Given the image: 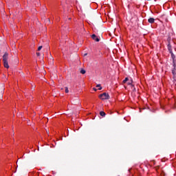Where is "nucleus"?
I'll return each instance as SVG.
<instances>
[{
	"label": "nucleus",
	"instance_id": "nucleus-1",
	"mask_svg": "<svg viewBox=\"0 0 176 176\" xmlns=\"http://www.w3.org/2000/svg\"><path fill=\"white\" fill-rule=\"evenodd\" d=\"M101 100H109V95L107 93H103L99 96Z\"/></svg>",
	"mask_w": 176,
	"mask_h": 176
},
{
	"label": "nucleus",
	"instance_id": "nucleus-2",
	"mask_svg": "<svg viewBox=\"0 0 176 176\" xmlns=\"http://www.w3.org/2000/svg\"><path fill=\"white\" fill-rule=\"evenodd\" d=\"M123 83H127V85H131L133 83V80H129V78H125V79L123 80Z\"/></svg>",
	"mask_w": 176,
	"mask_h": 176
},
{
	"label": "nucleus",
	"instance_id": "nucleus-3",
	"mask_svg": "<svg viewBox=\"0 0 176 176\" xmlns=\"http://www.w3.org/2000/svg\"><path fill=\"white\" fill-rule=\"evenodd\" d=\"M9 57V54L8 53H5L3 56V61H8V58Z\"/></svg>",
	"mask_w": 176,
	"mask_h": 176
},
{
	"label": "nucleus",
	"instance_id": "nucleus-4",
	"mask_svg": "<svg viewBox=\"0 0 176 176\" xmlns=\"http://www.w3.org/2000/svg\"><path fill=\"white\" fill-rule=\"evenodd\" d=\"M91 38L92 39H94V41H96V42H100V38H98V37H97L96 34H92Z\"/></svg>",
	"mask_w": 176,
	"mask_h": 176
},
{
	"label": "nucleus",
	"instance_id": "nucleus-5",
	"mask_svg": "<svg viewBox=\"0 0 176 176\" xmlns=\"http://www.w3.org/2000/svg\"><path fill=\"white\" fill-rule=\"evenodd\" d=\"M174 68L172 70V74L173 75V78H175V76H176V67H175V65H173Z\"/></svg>",
	"mask_w": 176,
	"mask_h": 176
},
{
	"label": "nucleus",
	"instance_id": "nucleus-6",
	"mask_svg": "<svg viewBox=\"0 0 176 176\" xmlns=\"http://www.w3.org/2000/svg\"><path fill=\"white\" fill-rule=\"evenodd\" d=\"M148 22L150 23V24H153V23H155V19L153 18H149L148 19Z\"/></svg>",
	"mask_w": 176,
	"mask_h": 176
},
{
	"label": "nucleus",
	"instance_id": "nucleus-7",
	"mask_svg": "<svg viewBox=\"0 0 176 176\" xmlns=\"http://www.w3.org/2000/svg\"><path fill=\"white\" fill-rule=\"evenodd\" d=\"M168 50L170 53H172L173 48L171 47V45L170 43L168 44Z\"/></svg>",
	"mask_w": 176,
	"mask_h": 176
},
{
	"label": "nucleus",
	"instance_id": "nucleus-8",
	"mask_svg": "<svg viewBox=\"0 0 176 176\" xmlns=\"http://www.w3.org/2000/svg\"><path fill=\"white\" fill-rule=\"evenodd\" d=\"M3 65H4L5 68H9V64L8 63V61H4Z\"/></svg>",
	"mask_w": 176,
	"mask_h": 176
},
{
	"label": "nucleus",
	"instance_id": "nucleus-9",
	"mask_svg": "<svg viewBox=\"0 0 176 176\" xmlns=\"http://www.w3.org/2000/svg\"><path fill=\"white\" fill-rule=\"evenodd\" d=\"M80 74H82V75H85V74H86V70L82 69L80 70Z\"/></svg>",
	"mask_w": 176,
	"mask_h": 176
},
{
	"label": "nucleus",
	"instance_id": "nucleus-10",
	"mask_svg": "<svg viewBox=\"0 0 176 176\" xmlns=\"http://www.w3.org/2000/svg\"><path fill=\"white\" fill-rule=\"evenodd\" d=\"M100 116L104 117V116H105V112H104V111H100Z\"/></svg>",
	"mask_w": 176,
	"mask_h": 176
},
{
	"label": "nucleus",
	"instance_id": "nucleus-11",
	"mask_svg": "<svg viewBox=\"0 0 176 176\" xmlns=\"http://www.w3.org/2000/svg\"><path fill=\"white\" fill-rule=\"evenodd\" d=\"M96 87H98V90H101L102 89V87H101L100 85H97Z\"/></svg>",
	"mask_w": 176,
	"mask_h": 176
},
{
	"label": "nucleus",
	"instance_id": "nucleus-12",
	"mask_svg": "<svg viewBox=\"0 0 176 176\" xmlns=\"http://www.w3.org/2000/svg\"><path fill=\"white\" fill-rule=\"evenodd\" d=\"M170 54H171V57H172L173 60H175V55H174V53H173V52H172V53H170Z\"/></svg>",
	"mask_w": 176,
	"mask_h": 176
},
{
	"label": "nucleus",
	"instance_id": "nucleus-13",
	"mask_svg": "<svg viewBox=\"0 0 176 176\" xmlns=\"http://www.w3.org/2000/svg\"><path fill=\"white\" fill-rule=\"evenodd\" d=\"M65 93H69V90H68V87H65Z\"/></svg>",
	"mask_w": 176,
	"mask_h": 176
},
{
	"label": "nucleus",
	"instance_id": "nucleus-14",
	"mask_svg": "<svg viewBox=\"0 0 176 176\" xmlns=\"http://www.w3.org/2000/svg\"><path fill=\"white\" fill-rule=\"evenodd\" d=\"M38 50L39 51V50H42V46H39L38 47Z\"/></svg>",
	"mask_w": 176,
	"mask_h": 176
},
{
	"label": "nucleus",
	"instance_id": "nucleus-15",
	"mask_svg": "<svg viewBox=\"0 0 176 176\" xmlns=\"http://www.w3.org/2000/svg\"><path fill=\"white\" fill-rule=\"evenodd\" d=\"M36 55H37L38 56H41V54H40L39 52H36Z\"/></svg>",
	"mask_w": 176,
	"mask_h": 176
},
{
	"label": "nucleus",
	"instance_id": "nucleus-16",
	"mask_svg": "<svg viewBox=\"0 0 176 176\" xmlns=\"http://www.w3.org/2000/svg\"><path fill=\"white\" fill-rule=\"evenodd\" d=\"M94 91H97V89L94 88Z\"/></svg>",
	"mask_w": 176,
	"mask_h": 176
},
{
	"label": "nucleus",
	"instance_id": "nucleus-17",
	"mask_svg": "<svg viewBox=\"0 0 176 176\" xmlns=\"http://www.w3.org/2000/svg\"><path fill=\"white\" fill-rule=\"evenodd\" d=\"M84 56H87V54H85Z\"/></svg>",
	"mask_w": 176,
	"mask_h": 176
}]
</instances>
